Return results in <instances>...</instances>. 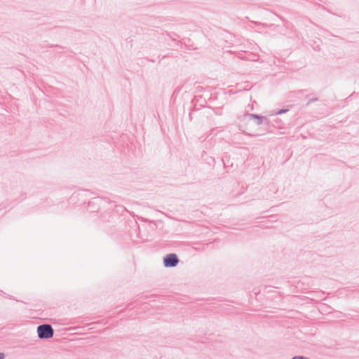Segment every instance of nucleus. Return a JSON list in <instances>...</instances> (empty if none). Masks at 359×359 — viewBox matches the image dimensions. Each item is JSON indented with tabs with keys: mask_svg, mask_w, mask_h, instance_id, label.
Masks as SVG:
<instances>
[{
	"mask_svg": "<svg viewBox=\"0 0 359 359\" xmlns=\"http://www.w3.org/2000/svg\"><path fill=\"white\" fill-rule=\"evenodd\" d=\"M38 337L41 339H47L53 337L54 330L50 324H42L37 327Z\"/></svg>",
	"mask_w": 359,
	"mask_h": 359,
	"instance_id": "nucleus-1",
	"label": "nucleus"
},
{
	"mask_svg": "<svg viewBox=\"0 0 359 359\" xmlns=\"http://www.w3.org/2000/svg\"><path fill=\"white\" fill-rule=\"evenodd\" d=\"M180 260L176 254L170 253L163 258V265L166 268H172L177 265Z\"/></svg>",
	"mask_w": 359,
	"mask_h": 359,
	"instance_id": "nucleus-2",
	"label": "nucleus"
},
{
	"mask_svg": "<svg viewBox=\"0 0 359 359\" xmlns=\"http://www.w3.org/2000/svg\"><path fill=\"white\" fill-rule=\"evenodd\" d=\"M246 116L249 118V120H255V123L257 126L261 125L263 123V121H267V118L254 114H248Z\"/></svg>",
	"mask_w": 359,
	"mask_h": 359,
	"instance_id": "nucleus-3",
	"label": "nucleus"
},
{
	"mask_svg": "<svg viewBox=\"0 0 359 359\" xmlns=\"http://www.w3.org/2000/svg\"><path fill=\"white\" fill-rule=\"evenodd\" d=\"M288 111H289V109H280L278 111H276V114L280 115V114L286 113Z\"/></svg>",
	"mask_w": 359,
	"mask_h": 359,
	"instance_id": "nucleus-4",
	"label": "nucleus"
},
{
	"mask_svg": "<svg viewBox=\"0 0 359 359\" xmlns=\"http://www.w3.org/2000/svg\"><path fill=\"white\" fill-rule=\"evenodd\" d=\"M318 100V98L317 97H313V98H311V100H309L308 101V102L306 103V106L309 105L310 104H311L312 102H316Z\"/></svg>",
	"mask_w": 359,
	"mask_h": 359,
	"instance_id": "nucleus-5",
	"label": "nucleus"
},
{
	"mask_svg": "<svg viewBox=\"0 0 359 359\" xmlns=\"http://www.w3.org/2000/svg\"><path fill=\"white\" fill-rule=\"evenodd\" d=\"M292 359H309V358L302 356V355H296V356H294Z\"/></svg>",
	"mask_w": 359,
	"mask_h": 359,
	"instance_id": "nucleus-6",
	"label": "nucleus"
},
{
	"mask_svg": "<svg viewBox=\"0 0 359 359\" xmlns=\"http://www.w3.org/2000/svg\"><path fill=\"white\" fill-rule=\"evenodd\" d=\"M5 357V354L4 353H0V359H4Z\"/></svg>",
	"mask_w": 359,
	"mask_h": 359,
	"instance_id": "nucleus-7",
	"label": "nucleus"
}]
</instances>
